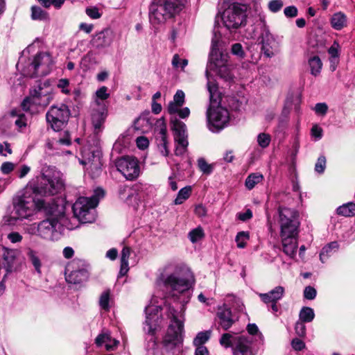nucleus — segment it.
<instances>
[{
	"mask_svg": "<svg viewBox=\"0 0 355 355\" xmlns=\"http://www.w3.org/2000/svg\"><path fill=\"white\" fill-rule=\"evenodd\" d=\"M71 144V139L68 132H64L62 137L55 140L52 145L57 147L59 145L69 146Z\"/></svg>",
	"mask_w": 355,
	"mask_h": 355,
	"instance_id": "nucleus-48",
	"label": "nucleus"
},
{
	"mask_svg": "<svg viewBox=\"0 0 355 355\" xmlns=\"http://www.w3.org/2000/svg\"><path fill=\"white\" fill-rule=\"evenodd\" d=\"M220 343L225 347H232L234 355H254L250 343L243 336L234 337L230 334H223Z\"/></svg>",
	"mask_w": 355,
	"mask_h": 355,
	"instance_id": "nucleus-15",
	"label": "nucleus"
},
{
	"mask_svg": "<svg viewBox=\"0 0 355 355\" xmlns=\"http://www.w3.org/2000/svg\"><path fill=\"white\" fill-rule=\"evenodd\" d=\"M231 53L239 59H243L245 55L243 48L240 43H235L232 45Z\"/></svg>",
	"mask_w": 355,
	"mask_h": 355,
	"instance_id": "nucleus-42",
	"label": "nucleus"
},
{
	"mask_svg": "<svg viewBox=\"0 0 355 355\" xmlns=\"http://www.w3.org/2000/svg\"><path fill=\"white\" fill-rule=\"evenodd\" d=\"M284 292V288L278 286L266 293H259V296L263 302L269 304L270 302H277L283 297Z\"/></svg>",
	"mask_w": 355,
	"mask_h": 355,
	"instance_id": "nucleus-26",
	"label": "nucleus"
},
{
	"mask_svg": "<svg viewBox=\"0 0 355 355\" xmlns=\"http://www.w3.org/2000/svg\"><path fill=\"white\" fill-rule=\"evenodd\" d=\"M284 13L287 17H295L297 15V9L294 6H288L284 8Z\"/></svg>",
	"mask_w": 355,
	"mask_h": 355,
	"instance_id": "nucleus-59",
	"label": "nucleus"
},
{
	"mask_svg": "<svg viewBox=\"0 0 355 355\" xmlns=\"http://www.w3.org/2000/svg\"><path fill=\"white\" fill-rule=\"evenodd\" d=\"M189 237L193 243L200 240V227H197L189 234Z\"/></svg>",
	"mask_w": 355,
	"mask_h": 355,
	"instance_id": "nucleus-60",
	"label": "nucleus"
},
{
	"mask_svg": "<svg viewBox=\"0 0 355 355\" xmlns=\"http://www.w3.org/2000/svg\"><path fill=\"white\" fill-rule=\"evenodd\" d=\"M284 6L282 0H272L268 3V8L272 12L279 11Z\"/></svg>",
	"mask_w": 355,
	"mask_h": 355,
	"instance_id": "nucleus-49",
	"label": "nucleus"
},
{
	"mask_svg": "<svg viewBox=\"0 0 355 355\" xmlns=\"http://www.w3.org/2000/svg\"><path fill=\"white\" fill-rule=\"evenodd\" d=\"M281 40L273 35L268 29L261 33V51L265 56L272 58L279 52Z\"/></svg>",
	"mask_w": 355,
	"mask_h": 355,
	"instance_id": "nucleus-19",
	"label": "nucleus"
},
{
	"mask_svg": "<svg viewBox=\"0 0 355 355\" xmlns=\"http://www.w3.org/2000/svg\"><path fill=\"white\" fill-rule=\"evenodd\" d=\"M263 179V176L260 173H253L250 174L245 182V185L248 189H252L257 184L260 183Z\"/></svg>",
	"mask_w": 355,
	"mask_h": 355,
	"instance_id": "nucleus-32",
	"label": "nucleus"
},
{
	"mask_svg": "<svg viewBox=\"0 0 355 355\" xmlns=\"http://www.w3.org/2000/svg\"><path fill=\"white\" fill-rule=\"evenodd\" d=\"M339 44L338 42H334L332 46L329 49L328 53L331 55L332 59L338 58L339 56Z\"/></svg>",
	"mask_w": 355,
	"mask_h": 355,
	"instance_id": "nucleus-57",
	"label": "nucleus"
},
{
	"mask_svg": "<svg viewBox=\"0 0 355 355\" xmlns=\"http://www.w3.org/2000/svg\"><path fill=\"white\" fill-rule=\"evenodd\" d=\"M330 22L334 29L340 31L347 26V17L345 13L337 12L332 15Z\"/></svg>",
	"mask_w": 355,
	"mask_h": 355,
	"instance_id": "nucleus-27",
	"label": "nucleus"
},
{
	"mask_svg": "<svg viewBox=\"0 0 355 355\" xmlns=\"http://www.w3.org/2000/svg\"><path fill=\"white\" fill-rule=\"evenodd\" d=\"M12 150L10 144L7 141L0 144V155L6 157L8 155L12 154Z\"/></svg>",
	"mask_w": 355,
	"mask_h": 355,
	"instance_id": "nucleus-53",
	"label": "nucleus"
},
{
	"mask_svg": "<svg viewBox=\"0 0 355 355\" xmlns=\"http://www.w3.org/2000/svg\"><path fill=\"white\" fill-rule=\"evenodd\" d=\"M245 17L243 6L234 3L223 11L222 20L227 29L233 31L244 24Z\"/></svg>",
	"mask_w": 355,
	"mask_h": 355,
	"instance_id": "nucleus-12",
	"label": "nucleus"
},
{
	"mask_svg": "<svg viewBox=\"0 0 355 355\" xmlns=\"http://www.w3.org/2000/svg\"><path fill=\"white\" fill-rule=\"evenodd\" d=\"M200 166L201 173L203 175H208L213 172L215 164H208L204 159L201 158Z\"/></svg>",
	"mask_w": 355,
	"mask_h": 355,
	"instance_id": "nucleus-44",
	"label": "nucleus"
},
{
	"mask_svg": "<svg viewBox=\"0 0 355 355\" xmlns=\"http://www.w3.org/2000/svg\"><path fill=\"white\" fill-rule=\"evenodd\" d=\"M92 178L98 176L101 173V162L99 159L95 164H92L88 168Z\"/></svg>",
	"mask_w": 355,
	"mask_h": 355,
	"instance_id": "nucleus-47",
	"label": "nucleus"
},
{
	"mask_svg": "<svg viewBox=\"0 0 355 355\" xmlns=\"http://www.w3.org/2000/svg\"><path fill=\"white\" fill-rule=\"evenodd\" d=\"M53 64L51 56L46 52L37 53L24 73L31 78L37 76H46L51 69Z\"/></svg>",
	"mask_w": 355,
	"mask_h": 355,
	"instance_id": "nucleus-13",
	"label": "nucleus"
},
{
	"mask_svg": "<svg viewBox=\"0 0 355 355\" xmlns=\"http://www.w3.org/2000/svg\"><path fill=\"white\" fill-rule=\"evenodd\" d=\"M31 18L33 20H45L48 18V15L41 8L37 6H32Z\"/></svg>",
	"mask_w": 355,
	"mask_h": 355,
	"instance_id": "nucleus-37",
	"label": "nucleus"
},
{
	"mask_svg": "<svg viewBox=\"0 0 355 355\" xmlns=\"http://www.w3.org/2000/svg\"><path fill=\"white\" fill-rule=\"evenodd\" d=\"M338 243L336 241L331 242L325 245L320 254V261L325 263L327 259L338 250Z\"/></svg>",
	"mask_w": 355,
	"mask_h": 355,
	"instance_id": "nucleus-29",
	"label": "nucleus"
},
{
	"mask_svg": "<svg viewBox=\"0 0 355 355\" xmlns=\"http://www.w3.org/2000/svg\"><path fill=\"white\" fill-rule=\"evenodd\" d=\"M257 142L260 147L265 148L270 144V137L268 134L260 133L257 137Z\"/></svg>",
	"mask_w": 355,
	"mask_h": 355,
	"instance_id": "nucleus-45",
	"label": "nucleus"
},
{
	"mask_svg": "<svg viewBox=\"0 0 355 355\" xmlns=\"http://www.w3.org/2000/svg\"><path fill=\"white\" fill-rule=\"evenodd\" d=\"M185 95L182 90H178L173 96V101L169 102L167 110L171 114V119L173 116H175L177 119V114L181 119H185L189 116L190 114V110L187 107L182 108L184 103Z\"/></svg>",
	"mask_w": 355,
	"mask_h": 355,
	"instance_id": "nucleus-20",
	"label": "nucleus"
},
{
	"mask_svg": "<svg viewBox=\"0 0 355 355\" xmlns=\"http://www.w3.org/2000/svg\"><path fill=\"white\" fill-rule=\"evenodd\" d=\"M249 239L250 235L248 232L242 231L239 232L235 239L237 247L239 248H244Z\"/></svg>",
	"mask_w": 355,
	"mask_h": 355,
	"instance_id": "nucleus-38",
	"label": "nucleus"
},
{
	"mask_svg": "<svg viewBox=\"0 0 355 355\" xmlns=\"http://www.w3.org/2000/svg\"><path fill=\"white\" fill-rule=\"evenodd\" d=\"M53 99V88L48 80L40 82L30 92V96L21 103L24 110H31L32 105L47 106Z\"/></svg>",
	"mask_w": 355,
	"mask_h": 355,
	"instance_id": "nucleus-10",
	"label": "nucleus"
},
{
	"mask_svg": "<svg viewBox=\"0 0 355 355\" xmlns=\"http://www.w3.org/2000/svg\"><path fill=\"white\" fill-rule=\"evenodd\" d=\"M187 0H153L149 6V20L155 26L174 17L185 6Z\"/></svg>",
	"mask_w": 355,
	"mask_h": 355,
	"instance_id": "nucleus-6",
	"label": "nucleus"
},
{
	"mask_svg": "<svg viewBox=\"0 0 355 355\" xmlns=\"http://www.w3.org/2000/svg\"><path fill=\"white\" fill-rule=\"evenodd\" d=\"M322 129L318 125H314L311 128V135L315 138V140H320L322 137Z\"/></svg>",
	"mask_w": 355,
	"mask_h": 355,
	"instance_id": "nucleus-62",
	"label": "nucleus"
},
{
	"mask_svg": "<svg viewBox=\"0 0 355 355\" xmlns=\"http://www.w3.org/2000/svg\"><path fill=\"white\" fill-rule=\"evenodd\" d=\"M7 237L13 243H19L22 240V236L17 232H10Z\"/></svg>",
	"mask_w": 355,
	"mask_h": 355,
	"instance_id": "nucleus-63",
	"label": "nucleus"
},
{
	"mask_svg": "<svg viewBox=\"0 0 355 355\" xmlns=\"http://www.w3.org/2000/svg\"><path fill=\"white\" fill-rule=\"evenodd\" d=\"M155 135V144L159 152L164 156H168L169 150L168 148L166 125L164 119H159L157 121Z\"/></svg>",
	"mask_w": 355,
	"mask_h": 355,
	"instance_id": "nucleus-21",
	"label": "nucleus"
},
{
	"mask_svg": "<svg viewBox=\"0 0 355 355\" xmlns=\"http://www.w3.org/2000/svg\"><path fill=\"white\" fill-rule=\"evenodd\" d=\"M305 322L300 320L297 321L295 325V331L296 334L300 337H304L306 336V326Z\"/></svg>",
	"mask_w": 355,
	"mask_h": 355,
	"instance_id": "nucleus-50",
	"label": "nucleus"
},
{
	"mask_svg": "<svg viewBox=\"0 0 355 355\" xmlns=\"http://www.w3.org/2000/svg\"><path fill=\"white\" fill-rule=\"evenodd\" d=\"M155 300H152L150 304L146 307V321L144 323V329L149 334H153L157 327L160 324V318L159 313L161 310V306L156 304Z\"/></svg>",
	"mask_w": 355,
	"mask_h": 355,
	"instance_id": "nucleus-18",
	"label": "nucleus"
},
{
	"mask_svg": "<svg viewBox=\"0 0 355 355\" xmlns=\"http://www.w3.org/2000/svg\"><path fill=\"white\" fill-rule=\"evenodd\" d=\"M207 90L210 105L207 112V126L213 132H218L228 125L231 116L228 110L220 105L221 94L216 83L209 81Z\"/></svg>",
	"mask_w": 355,
	"mask_h": 355,
	"instance_id": "nucleus-5",
	"label": "nucleus"
},
{
	"mask_svg": "<svg viewBox=\"0 0 355 355\" xmlns=\"http://www.w3.org/2000/svg\"><path fill=\"white\" fill-rule=\"evenodd\" d=\"M308 62L311 73L314 76L319 75L322 67L320 58L317 55H314L309 59Z\"/></svg>",
	"mask_w": 355,
	"mask_h": 355,
	"instance_id": "nucleus-30",
	"label": "nucleus"
},
{
	"mask_svg": "<svg viewBox=\"0 0 355 355\" xmlns=\"http://www.w3.org/2000/svg\"><path fill=\"white\" fill-rule=\"evenodd\" d=\"M104 196V191L97 189L90 198L80 197L73 205V211L76 218L83 223H92L96 219L95 207L99 199Z\"/></svg>",
	"mask_w": 355,
	"mask_h": 355,
	"instance_id": "nucleus-9",
	"label": "nucleus"
},
{
	"mask_svg": "<svg viewBox=\"0 0 355 355\" xmlns=\"http://www.w3.org/2000/svg\"><path fill=\"white\" fill-rule=\"evenodd\" d=\"M107 87L105 86H102L96 92V103L98 105H100V103L98 100L104 101L110 97V94L107 92Z\"/></svg>",
	"mask_w": 355,
	"mask_h": 355,
	"instance_id": "nucleus-41",
	"label": "nucleus"
},
{
	"mask_svg": "<svg viewBox=\"0 0 355 355\" xmlns=\"http://www.w3.org/2000/svg\"><path fill=\"white\" fill-rule=\"evenodd\" d=\"M137 146L139 149H146L149 144L148 139L145 137H139L136 140Z\"/></svg>",
	"mask_w": 355,
	"mask_h": 355,
	"instance_id": "nucleus-61",
	"label": "nucleus"
},
{
	"mask_svg": "<svg viewBox=\"0 0 355 355\" xmlns=\"http://www.w3.org/2000/svg\"><path fill=\"white\" fill-rule=\"evenodd\" d=\"M107 116V110L104 105L101 106L99 109H94L92 110L91 119L96 133L102 130Z\"/></svg>",
	"mask_w": 355,
	"mask_h": 355,
	"instance_id": "nucleus-24",
	"label": "nucleus"
},
{
	"mask_svg": "<svg viewBox=\"0 0 355 355\" xmlns=\"http://www.w3.org/2000/svg\"><path fill=\"white\" fill-rule=\"evenodd\" d=\"M108 341H111V336L109 333L101 334L95 339V343L98 346H101L104 343Z\"/></svg>",
	"mask_w": 355,
	"mask_h": 355,
	"instance_id": "nucleus-51",
	"label": "nucleus"
},
{
	"mask_svg": "<svg viewBox=\"0 0 355 355\" xmlns=\"http://www.w3.org/2000/svg\"><path fill=\"white\" fill-rule=\"evenodd\" d=\"M131 254V249L129 247H123L121 256V268L119 275L124 276L129 270L128 260Z\"/></svg>",
	"mask_w": 355,
	"mask_h": 355,
	"instance_id": "nucleus-28",
	"label": "nucleus"
},
{
	"mask_svg": "<svg viewBox=\"0 0 355 355\" xmlns=\"http://www.w3.org/2000/svg\"><path fill=\"white\" fill-rule=\"evenodd\" d=\"M166 307L170 324L162 342V355H180L184 331L182 314L171 305Z\"/></svg>",
	"mask_w": 355,
	"mask_h": 355,
	"instance_id": "nucleus-4",
	"label": "nucleus"
},
{
	"mask_svg": "<svg viewBox=\"0 0 355 355\" xmlns=\"http://www.w3.org/2000/svg\"><path fill=\"white\" fill-rule=\"evenodd\" d=\"M69 85V81L67 78H62L59 80L58 83V87L60 88L62 93L65 94H69V90L68 89V87Z\"/></svg>",
	"mask_w": 355,
	"mask_h": 355,
	"instance_id": "nucleus-54",
	"label": "nucleus"
},
{
	"mask_svg": "<svg viewBox=\"0 0 355 355\" xmlns=\"http://www.w3.org/2000/svg\"><path fill=\"white\" fill-rule=\"evenodd\" d=\"M315 317L314 311L312 308L304 306L299 313V320L303 322H310Z\"/></svg>",
	"mask_w": 355,
	"mask_h": 355,
	"instance_id": "nucleus-34",
	"label": "nucleus"
},
{
	"mask_svg": "<svg viewBox=\"0 0 355 355\" xmlns=\"http://www.w3.org/2000/svg\"><path fill=\"white\" fill-rule=\"evenodd\" d=\"M327 110L328 106L325 103H318L314 107V111L317 114L325 115Z\"/></svg>",
	"mask_w": 355,
	"mask_h": 355,
	"instance_id": "nucleus-55",
	"label": "nucleus"
},
{
	"mask_svg": "<svg viewBox=\"0 0 355 355\" xmlns=\"http://www.w3.org/2000/svg\"><path fill=\"white\" fill-rule=\"evenodd\" d=\"M70 114L68 106L60 104L51 106L46 114V118L51 128L55 131H59L67 123Z\"/></svg>",
	"mask_w": 355,
	"mask_h": 355,
	"instance_id": "nucleus-14",
	"label": "nucleus"
},
{
	"mask_svg": "<svg viewBox=\"0 0 355 355\" xmlns=\"http://www.w3.org/2000/svg\"><path fill=\"white\" fill-rule=\"evenodd\" d=\"M278 223L282 250L291 259H294L298 248L297 236L300 226L297 212L294 209L280 207Z\"/></svg>",
	"mask_w": 355,
	"mask_h": 355,
	"instance_id": "nucleus-3",
	"label": "nucleus"
},
{
	"mask_svg": "<svg viewBox=\"0 0 355 355\" xmlns=\"http://www.w3.org/2000/svg\"><path fill=\"white\" fill-rule=\"evenodd\" d=\"M337 214L345 217L355 216V203L347 202L337 208Z\"/></svg>",
	"mask_w": 355,
	"mask_h": 355,
	"instance_id": "nucleus-31",
	"label": "nucleus"
},
{
	"mask_svg": "<svg viewBox=\"0 0 355 355\" xmlns=\"http://www.w3.org/2000/svg\"><path fill=\"white\" fill-rule=\"evenodd\" d=\"M50 217L42 220L35 226L33 224L31 227L32 233L36 234L45 240L54 241L58 237V232L56 230L57 225L64 217V207L62 206H54L48 211Z\"/></svg>",
	"mask_w": 355,
	"mask_h": 355,
	"instance_id": "nucleus-8",
	"label": "nucleus"
},
{
	"mask_svg": "<svg viewBox=\"0 0 355 355\" xmlns=\"http://www.w3.org/2000/svg\"><path fill=\"white\" fill-rule=\"evenodd\" d=\"M14 169V164L12 162H6L2 164L1 171L4 174L10 173Z\"/></svg>",
	"mask_w": 355,
	"mask_h": 355,
	"instance_id": "nucleus-64",
	"label": "nucleus"
},
{
	"mask_svg": "<svg viewBox=\"0 0 355 355\" xmlns=\"http://www.w3.org/2000/svg\"><path fill=\"white\" fill-rule=\"evenodd\" d=\"M65 270L66 280L69 284H81L89 278L88 265L80 259L69 262Z\"/></svg>",
	"mask_w": 355,
	"mask_h": 355,
	"instance_id": "nucleus-11",
	"label": "nucleus"
},
{
	"mask_svg": "<svg viewBox=\"0 0 355 355\" xmlns=\"http://www.w3.org/2000/svg\"><path fill=\"white\" fill-rule=\"evenodd\" d=\"M191 193V187L187 186L181 189L175 199L173 201L174 205H181L188 199Z\"/></svg>",
	"mask_w": 355,
	"mask_h": 355,
	"instance_id": "nucleus-35",
	"label": "nucleus"
},
{
	"mask_svg": "<svg viewBox=\"0 0 355 355\" xmlns=\"http://www.w3.org/2000/svg\"><path fill=\"white\" fill-rule=\"evenodd\" d=\"M117 170L128 180H134L140 173V168L137 159L131 156H124L116 161Z\"/></svg>",
	"mask_w": 355,
	"mask_h": 355,
	"instance_id": "nucleus-16",
	"label": "nucleus"
},
{
	"mask_svg": "<svg viewBox=\"0 0 355 355\" xmlns=\"http://www.w3.org/2000/svg\"><path fill=\"white\" fill-rule=\"evenodd\" d=\"M316 294V290L311 286L305 287L304 290V297L307 300H312L315 299Z\"/></svg>",
	"mask_w": 355,
	"mask_h": 355,
	"instance_id": "nucleus-52",
	"label": "nucleus"
},
{
	"mask_svg": "<svg viewBox=\"0 0 355 355\" xmlns=\"http://www.w3.org/2000/svg\"><path fill=\"white\" fill-rule=\"evenodd\" d=\"M158 284H163L170 295L178 298L180 295L184 296L181 302H187L189 298V290L193 283L191 272L187 268L167 266L157 279Z\"/></svg>",
	"mask_w": 355,
	"mask_h": 355,
	"instance_id": "nucleus-2",
	"label": "nucleus"
},
{
	"mask_svg": "<svg viewBox=\"0 0 355 355\" xmlns=\"http://www.w3.org/2000/svg\"><path fill=\"white\" fill-rule=\"evenodd\" d=\"M171 129L174 132V139L177 143L175 154L178 156L184 153L188 146L185 124L175 116L171 118Z\"/></svg>",
	"mask_w": 355,
	"mask_h": 355,
	"instance_id": "nucleus-17",
	"label": "nucleus"
},
{
	"mask_svg": "<svg viewBox=\"0 0 355 355\" xmlns=\"http://www.w3.org/2000/svg\"><path fill=\"white\" fill-rule=\"evenodd\" d=\"M325 168H326V158L324 156L321 155L318 157L317 162L315 163V171L317 173L322 174L324 173Z\"/></svg>",
	"mask_w": 355,
	"mask_h": 355,
	"instance_id": "nucleus-46",
	"label": "nucleus"
},
{
	"mask_svg": "<svg viewBox=\"0 0 355 355\" xmlns=\"http://www.w3.org/2000/svg\"><path fill=\"white\" fill-rule=\"evenodd\" d=\"M110 291H104L100 296L99 305L105 311L110 309Z\"/></svg>",
	"mask_w": 355,
	"mask_h": 355,
	"instance_id": "nucleus-40",
	"label": "nucleus"
},
{
	"mask_svg": "<svg viewBox=\"0 0 355 355\" xmlns=\"http://www.w3.org/2000/svg\"><path fill=\"white\" fill-rule=\"evenodd\" d=\"M291 346L295 351H301L305 348V343L299 338H293L291 341Z\"/></svg>",
	"mask_w": 355,
	"mask_h": 355,
	"instance_id": "nucleus-56",
	"label": "nucleus"
},
{
	"mask_svg": "<svg viewBox=\"0 0 355 355\" xmlns=\"http://www.w3.org/2000/svg\"><path fill=\"white\" fill-rule=\"evenodd\" d=\"M26 255L30 261L32 263L33 266H34L35 270L38 273H41L42 263L37 255V252L35 250L29 248L27 249Z\"/></svg>",
	"mask_w": 355,
	"mask_h": 355,
	"instance_id": "nucleus-33",
	"label": "nucleus"
},
{
	"mask_svg": "<svg viewBox=\"0 0 355 355\" xmlns=\"http://www.w3.org/2000/svg\"><path fill=\"white\" fill-rule=\"evenodd\" d=\"M63 181L61 173L54 166L45 165L41 171V175L29 188H26L23 194L15 203L13 215L6 216L5 222L14 225L17 220L28 218L33 216L35 209H46L45 202L36 198V196H53L62 189Z\"/></svg>",
	"mask_w": 355,
	"mask_h": 355,
	"instance_id": "nucleus-1",
	"label": "nucleus"
},
{
	"mask_svg": "<svg viewBox=\"0 0 355 355\" xmlns=\"http://www.w3.org/2000/svg\"><path fill=\"white\" fill-rule=\"evenodd\" d=\"M85 13L89 18L92 19H99L102 16V13L100 12L99 9L96 6L87 7L85 9Z\"/></svg>",
	"mask_w": 355,
	"mask_h": 355,
	"instance_id": "nucleus-43",
	"label": "nucleus"
},
{
	"mask_svg": "<svg viewBox=\"0 0 355 355\" xmlns=\"http://www.w3.org/2000/svg\"><path fill=\"white\" fill-rule=\"evenodd\" d=\"M217 318L218 319L220 326L224 330H227L234 322L230 309L227 307L225 305L218 308L217 311Z\"/></svg>",
	"mask_w": 355,
	"mask_h": 355,
	"instance_id": "nucleus-25",
	"label": "nucleus"
},
{
	"mask_svg": "<svg viewBox=\"0 0 355 355\" xmlns=\"http://www.w3.org/2000/svg\"><path fill=\"white\" fill-rule=\"evenodd\" d=\"M114 39L113 31L107 28L93 35L91 44L96 49H101L110 46Z\"/></svg>",
	"mask_w": 355,
	"mask_h": 355,
	"instance_id": "nucleus-22",
	"label": "nucleus"
},
{
	"mask_svg": "<svg viewBox=\"0 0 355 355\" xmlns=\"http://www.w3.org/2000/svg\"><path fill=\"white\" fill-rule=\"evenodd\" d=\"M236 217L241 221H247L252 218V211L250 209H247L245 212H239L237 214Z\"/></svg>",
	"mask_w": 355,
	"mask_h": 355,
	"instance_id": "nucleus-58",
	"label": "nucleus"
},
{
	"mask_svg": "<svg viewBox=\"0 0 355 355\" xmlns=\"http://www.w3.org/2000/svg\"><path fill=\"white\" fill-rule=\"evenodd\" d=\"M219 46L220 37L215 33L211 41L209 61L207 64L206 71L208 81L212 83H215V81L210 80L209 76L211 72H214L225 80L232 78L230 67L227 64L229 55L227 53H223L220 50ZM208 83L209 82H207V83Z\"/></svg>",
	"mask_w": 355,
	"mask_h": 355,
	"instance_id": "nucleus-7",
	"label": "nucleus"
},
{
	"mask_svg": "<svg viewBox=\"0 0 355 355\" xmlns=\"http://www.w3.org/2000/svg\"><path fill=\"white\" fill-rule=\"evenodd\" d=\"M171 64L173 68L176 69H180L182 71H184V67L188 64V60L187 59H181L178 54H175L173 56Z\"/></svg>",
	"mask_w": 355,
	"mask_h": 355,
	"instance_id": "nucleus-39",
	"label": "nucleus"
},
{
	"mask_svg": "<svg viewBox=\"0 0 355 355\" xmlns=\"http://www.w3.org/2000/svg\"><path fill=\"white\" fill-rule=\"evenodd\" d=\"M10 115L13 118H16L15 119V124L19 128L21 129L25 128L27 125V119L24 114L19 113L15 110H12L10 112Z\"/></svg>",
	"mask_w": 355,
	"mask_h": 355,
	"instance_id": "nucleus-36",
	"label": "nucleus"
},
{
	"mask_svg": "<svg viewBox=\"0 0 355 355\" xmlns=\"http://www.w3.org/2000/svg\"><path fill=\"white\" fill-rule=\"evenodd\" d=\"M17 252L15 250L3 248L1 251V264L6 270L7 274L12 272L15 266V261L17 257Z\"/></svg>",
	"mask_w": 355,
	"mask_h": 355,
	"instance_id": "nucleus-23",
	"label": "nucleus"
}]
</instances>
